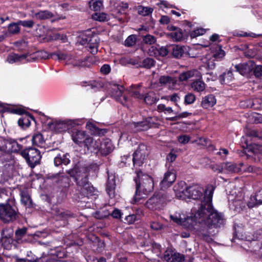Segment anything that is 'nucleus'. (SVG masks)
Here are the masks:
<instances>
[{
    "mask_svg": "<svg viewBox=\"0 0 262 262\" xmlns=\"http://www.w3.org/2000/svg\"><path fill=\"white\" fill-rule=\"evenodd\" d=\"M191 86L194 91L202 92L205 90L206 84L202 80H196L191 83Z\"/></svg>",
    "mask_w": 262,
    "mask_h": 262,
    "instance_id": "obj_34",
    "label": "nucleus"
},
{
    "mask_svg": "<svg viewBox=\"0 0 262 262\" xmlns=\"http://www.w3.org/2000/svg\"><path fill=\"white\" fill-rule=\"evenodd\" d=\"M257 200H258L257 199L255 195L253 196H251V197L250 198L249 200L247 202V205L248 207L250 208H253L260 205Z\"/></svg>",
    "mask_w": 262,
    "mask_h": 262,
    "instance_id": "obj_55",
    "label": "nucleus"
},
{
    "mask_svg": "<svg viewBox=\"0 0 262 262\" xmlns=\"http://www.w3.org/2000/svg\"><path fill=\"white\" fill-rule=\"evenodd\" d=\"M1 238L5 239H13V230L11 228H5L2 231Z\"/></svg>",
    "mask_w": 262,
    "mask_h": 262,
    "instance_id": "obj_49",
    "label": "nucleus"
},
{
    "mask_svg": "<svg viewBox=\"0 0 262 262\" xmlns=\"http://www.w3.org/2000/svg\"><path fill=\"white\" fill-rule=\"evenodd\" d=\"M56 158H54V165L56 166H58L62 164L67 165L70 163V156L68 153L62 154L61 152L60 155H57Z\"/></svg>",
    "mask_w": 262,
    "mask_h": 262,
    "instance_id": "obj_21",
    "label": "nucleus"
},
{
    "mask_svg": "<svg viewBox=\"0 0 262 262\" xmlns=\"http://www.w3.org/2000/svg\"><path fill=\"white\" fill-rule=\"evenodd\" d=\"M81 193L85 196L89 198L97 194V190L90 183L86 186L81 188Z\"/></svg>",
    "mask_w": 262,
    "mask_h": 262,
    "instance_id": "obj_25",
    "label": "nucleus"
},
{
    "mask_svg": "<svg viewBox=\"0 0 262 262\" xmlns=\"http://www.w3.org/2000/svg\"><path fill=\"white\" fill-rule=\"evenodd\" d=\"M29 58H27V61L31 62L34 61L38 59H49L50 57V54H49L45 51H37L32 54H29Z\"/></svg>",
    "mask_w": 262,
    "mask_h": 262,
    "instance_id": "obj_20",
    "label": "nucleus"
},
{
    "mask_svg": "<svg viewBox=\"0 0 262 262\" xmlns=\"http://www.w3.org/2000/svg\"><path fill=\"white\" fill-rule=\"evenodd\" d=\"M144 101L148 105H151L156 103L159 100L156 94L154 92H149L147 93L145 96H144Z\"/></svg>",
    "mask_w": 262,
    "mask_h": 262,
    "instance_id": "obj_35",
    "label": "nucleus"
},
{
    "mask_svg": "<svg viewBox=\"0 0 262 262\" xmlns=\"http://www.w3.org/2000/svg\"><path fill=\"white\" fill-rule=\"evenodd\" d=\"M87 47L92 54H95L98 52V41L96 37H94V41L88 42Z\"/></svg>",
    "mask_w": 262,
    "mask_h": 262,
    "instance_id": "obj_42",
    "label": "nucleus"
},
{
    "mask_svg": "<svg viewBox=\"0 0 262 262\" xmlns=\"http://www.w3.org/2000/svg\"><path fill=\"white\" fill-rule=\"evenodd\" d=\"M31 141L34 146L41 148L46 147V141L43 135L40 133L34 134L32 137Z\"/></svg>",
    "mask_w": 262,
    "mask_h": 262,
    "instance_id": "obj_22",
    "label": "nucleus"
},
{
    "mask_svg": "<svg viewBox=\"0 0 262 262\" xmlns=\"http://www.w3.org/2000/svg\"><path fill=\"white\" fill-rule=\"evenodd\" d=\"M12 139L0 138V150L4 152H10Z\"/></svg>",
    "mask_w": 262,
    "mask_h": 262,
    "instance_id": "obj_30",
    "label": "nucleus"
},
{
    "mask_svg": "<svg viewBox=\"0 0 262 262\" xmlns=\"http://www.w3.org/2000/svg\"><path fill=\"white\" fill-rule=\"evenodd\" d=\"M170 51L172 52V55L176 58H180L182 56L184 53V50L182 46L178 45L169 46Z\"/></svg>",
    "mask_w": 262,
    "mask_h": 262,
    "instance_id": "obj_33",
    "label": "nucleus"
},
{
    "mask_svg": "<svg viewBox=\"0 0 262 262\" xmlns=\"http://www.w3.org/2000/svg\"><path fill=\"white\" fill-rule=\"evenodd\" d=\"M151 118H147L142 121L134 122L133 125L137 132L146 130L151 126Z\"/></svg>",
    "mask_w": 262,
    "mask_h": 262,
    "instance_id": "obj_18",
    "label": "nucleus"
},
{
    "mask_svg": "<svg viewBox=\"0 0 262 262\" xmlns=\"http://www.w3.org/2000/svg\"><path fill=\"white\" fill-rule=\"evenodd\" d=\"M253 74L257 78H262V65H257L253 66Z\"/></svg>",
    "mask_w": 262,
    "mask_h": 262,
    "instance_id": "obj_52",
    "label": "nucleus"
},
{
    "mask_svg": "<svg viewBox=\"0 0 262 262\" xmlns=\"http://www.w3.org/2000/svg\"><path fill=\"white\" fill-rule=\"evenodd\" d=\"M136 41V37L135 35H129L125 40V45L126 47L133 46Z\"/></svg>",
    "mask_w": 262,
    "mask_h": 262,
    "instance_id": "obj_59",
    "label": "nucleus"
},
{
    "mask_svg": "<svg viewBox=\"0 0 262 262\" xmlns=\"http://www.w3.org/2000/svg\"><path fill=\"white\" fill-rule=\"evenodd\" d=\"M53 211L56 220H67L71 216V214L68 211H66L62 209L56 208L53 209Z\"/></svg>",
    "mask_w": 262,
    "mask_h": 262,
    "instance_id": "obj_28",
    "label": "nucleus"
},
{
    "mask_svg": "<svg viewBox=\"0 0 262 262\" xmlns=\"http://www.w3.org/2000/svg\"><path fill=\"white\" fill-rule=\"evenodd\" d=\"M177 151L174 149H172L167 156L166 160L170 162H173L175 161L177 157Z\"/></svg>",
    "mask_w": 262,
    "mask_h": 262,
    "instance_id": "obj_63",
    "label": "nucleus"
},
{
    "mask_svg": "<svg viewBox=\"0 0 262 262\" xmlns=\"http://www.w3.org/2000/svg\"><path fill=\"white\" fill-rule=\"evenodd\" d=\"M176 174L173 171L166 172L164 176L163 179L160 183V186L162 189L169 187L176 180Z\"/></svg>",
    "mask_w": 262,
    "mask_h": 262,
    "instance_id": "obj_14",
    "label": "nucleus"
},
{
    "mask_svg": "<svg viewBox=\"0 0 262 262\" xmlns=\"http://www.w3.org/2000/svg\"><path fill=\"white\" fill-rule=\"evenodd\" d=\"M185 260V256L184 255L179 253L173 252V257L171 260V262H183Z\"/></svg>",
    "mask_w": 262,
    "mask_h": 262,
    "instance_id": "obj_58",
    "label": "nucleus"
},
{
    "mask_svg": "<svg viewBox=\"0 0 262 262\" xmlns=\"http://www.w3.org/2000/svg\"><path fill=\"white\" fill-rule=\"evenodd\" d=\"M71 121H62L55 124V129L58 132H63L70 129Z\"/></svg>",
    "mask_w": 262,
    "mask_h": 262,
    "instance_id": "obj_29",
    "label": "nucleus"
},
{
    "mask_svg": "<svg viewBox=\"0 0 262 262\" xmlns=\"http://www.w3.org/2000/svg\"><path fill=\"white\" fill-rule=\"evenodd\" d=\"M137 177L134 181L136 183V192L133 197L135 203H141L140 201L145 199L149 193L154 189L152 178L141 171L136 172Z\"/></svg>",
    "mask_w": 262,
    "mask_h": 262,
    "instance_id": "obj_2",
    "label": "nucleus"
},
{
    "mask_svg": "<svg viewBox=\"0 0 262 262\" xmlns=\"http://www.w3.org/2000/svg\"><path fill=\"white\" fill-rule=\"evenodd\" d=\"M50 57L55 60H69L70 59V56L68 54H64L60 51H58L56 53H52L50 54Z\"/></svg>",
    "mask_w": 262,
    "mask_h": 262,
    "instance_id": "obj_38",
    "label": "nucleus"
},
{
    "mask_svg": "<svg viewBox=\"0 0 262 262\" xmlns=\"http://www.w3.org/2000/svg\"><path fill=\"white\" fill-rule=\"evenodd\" d=\"M11 150L10 152L18 153L23 150V146L22 145L19 144L16 140L12 139L11 144Z\"/></svg>",
    "mask_w": 262,
    "mask_h": 262,
    "instance_id": "obj_46",
    "label": "nucleus"
},
{
    "mask_svg": "<svg viewBox=\"0 0 262 262\" xmlns=\"http://www.w3.org/2000/svg\"><path fill=\"white\" fill-rule=\"evenodd\" d=\"M21 201L27 207H32V201L27 191H23L21 192Z\"/></svg>",
    "mask_w": 262,
    "mask_h": 262,
    "instance_id": "obj_37",
    "label": "nucleus"
},
{
    "mask_svg": "<svg viewBox=\"0 0 262 262\" xmlns=\"http://www.w3.org/2000/svg\"><path fill=\"white\" fill-rule=\"evenodd\" d=\"M223 173L238 172L241 168L236 164L231 162L223 163Z\"/></svg>",
    "mask_w": 262,
    "mask_h": 262,
    "instance_id": "obj_24",
    "label": "nucleus"
},
{
    "mask_svg": "<svg viewBox=\"0 0 262 262\" xmlns=\"http://www.w3.org/2000/svg\"><path fill=\"white\" fill-rule=\"evenodd\" d=\"M13 242V239L1 238L2 246L4 249L7 250H9L11 248Z\"/></svg>",
    "mask_w": 262,
    "mask_h": 262,
    "instance_id": "obj_53",
    "label": "nucleus"
},
{
    "mask_svg": "<svg viewBox=\"0 0 262 262\" xmlns=\"http://www.w3.org/2000/svg\"><path fill=\"white\" fill-rule=\"evenodd\" d=\"M31 120L35 121L34 117L29 113H26L18 119V124L23 129H26L30 126Z\"/></svg>",
    "mask_w": 262,
    "mask_h": 262,
    "instance_id": "obj_19",
    "label": "nucleus"
},
{
    "mask_svg": "<svg viewBox=\"0 0 262 262\" xmlns=\"http://www.w3.org/2000/svg\"><path fill=\"white\" fill-rule=\"evenodd\" d=\"M213 189L209 191V194L204 197L200 207L197 211L195 217L201 219L199 222H203L209 229L223 227L226 222L224 214L213 209L212 199Z\"/></svg>",
    "mask_w": 262,
    "mask_h": 262,
    "instance_id": "obj_1",
    "label": "nucleus"
},
{
    "mask_svg": "<svg viewBox=\"0 0 262 262\" xmlns=\"http://www.w3.org/2000/svg\"><path fill=\"white\" fill-rule=\"evenodd\" d=\"M136 154V153H134L133 154V158H132L130 155H124L123 157H122L120 165L121 166H123L124 165H126L127 164H129V163L131 162V160H132L134 164H135L136 163L135 156Z\"/></svg>",
    "mask_w": 262,
    "mask_h": 262,
    "instance_id": "obj_41",
    "label": "nucleus"
},
{
    "mask_svg": "<svg viewBox=\"0 0 262 262\" xmlns=\"http://www.w3.org/2000/svg\"><path fill=\"white\" fill-rule=\"evenodd\" d=\"M110 213L107 211H98L95 212L94 216L95 218L98 219H102L106 217Z\"/></svg>",
    "mask_w": 262,
    "mask_h": 262,
    "instance_id": "obj_61",
    "label": "nucleus"
},
{
    "mask_svg": "<svg viewBox=\"0 0 262 262\" xmlns=\"http://www.w3.org/2000/svg\"><path fill=\"white\" fill-rule=\"evenodd\" d=\"M242 156H246L247 159L250 157L253 158L255 160L261 161L262 159V151L255 147L249 146L246 149H244Z\"/></svg>",
    "mask_w": 262,
    "mask_h": 262,
    "instance_id": "obj_10",
    "label": "nucleus"
},
{
    "mask_svg": "<svg viewBox=\"0 0 262 262\" xmlns=\"http://www.w3.org/2000/svg\"><path fill=\"white\" fill-rule=\"evenodd\" d=\"M18 217V211L15 205L0 204V219L5 223L13 222Z\"/></svg>",
    "mask_w": 262,
    "mask_h": 262,
    "instance_id": "obj_4",
    "label": "nucleus"
},
{
    "mask_svg": "<svg viewBox=\"0 0 262 262\" xmlns=\"http://www.w3.org/2000/svg\"><path fill=\"white\" fill-rule=\"evenodd\" d=\"M116 181L113 174H108L107 182L106 186V191L111 199H114L116 195L115 192Z\"/></svg>",
    "mask_w": 262,
    "mask_h": 262,
    "instance_id": "obj_12",
    "label": "nucleus"
},
{
    "mask_svg": "<svg viewBox=\"0 0 262 262\" xmlns=\"http://www.w3.org/2000/svg\"><path fill=\"white\" fill-rule=\"evenodd\" d=\"M19 25L24 27L32 28L34 25V22L33 20H18Z\"/></svg>",
    "mask_w": 262,
    "mask_h": 262,
    "instance_id": "obj_60",
    "label": "nucleus"
},
{
    "mask_svg": "<svg viewBox=\"0 0 262 262\" xmlns=\"http://www.w3.org/2000/svg\"><path fill=\"white\" fill-rule=\"evenodd\" d=\"M101 141L99 139L95 140L89 136L83 147L86 148L88 150L93 151L95 150H98L100 147H101Z\"/></svg>",
    "mask_w": 262,
    "mask_h": 262,
    "instance_id": "obj_17",
    "label": "nucleus"
},
{
    "mask_svg": "<svg viewBox=\"0 0 262 262\" xmlns=\"http://www.w3.org/2000/svg\"><path fill=\"white\" fill-rule=\"evenodd\" d=\"M27 58H29V54H23L21 55L14 54L8 56L7 60L9 63H13L21 61L23 59H26L27 61Z\"/></svg>",
    "mask_w": 262,
    "mask_h": 262,
    "instance_id": "obj_31",
    "label": "nucleus"
},
{
    "mask_svg": "<svg viewBox=\"0 0 262 262\" xmlns=\"http://www.w3.org/2000/svg\"><path fill=\"white\" fill-rule=\"evenodd\" d=\"M89 137V135L86 134L85 132L82 130H76L73 133L72 139L73 141L80 147H83Z\"/></svg>",
    "mask_w": 262,
    "mask_h": 262,
    "instance_id": "obj_11",
    "label": "nucleus"
},
{
    "mask_svg": "<svg viewBox=\"0 0 262 262\" xmlns=\"http://www.w3.org/2000/svg\"><path fill=\"white\" fill-rule=\"evenodd\" d=\"M155 61L152 58H146L144 59L138 66L146 69H150L155 66Z\"/></svg>",
    "mask_w": 262,
    "mask_h": 262,
    "instance_id": "obj_44",
    "label": "nucleus"
},
{
    "mask_svg": "<svg viewBox=\"0 0 262 262\" xmlns=\"http://www.w3.org/2000/svg\"><path fill=\"white\" fill-rule=\"evenodd\" d=\"M190 137L186 135H180L178 137V140L182 144H186L189 142Z\"/></svg>",
    "mask_w": 262,
    "mask_h": 262,
    "instance_id": "obj_64",
    "label": "nucleus"
},
{
    "mask_svg": "<svg viewBox=\"0 0 262 262\" xmlns=\"http://www.w3.org/2000/svg\"><path fill=\"white\" fill-rule=\"evenodd\" d=\"M216 103V99L213 94H210L203 98L201 106L204 108H208L214 106Z\"/></svg>",
    "mask_w": 262,
    "mask_h": 262,
    "instance_id": "obj_23",
    "label": "nucleus"
},
{
    "mask_svg": "<svg viewBox=\"0 0 262 262\" xmlns=\"http://www.w3.org/2000/svg\"><path fill=\"white\" fill-rule=\"evenodd\" d=\"M187 191H188V192L187 198H192L193 200H200L201 199V198L203 196V200H201V202L202 201L204 200V197L205 196H207L209 194V193L208 194H207L208 191V189H207L205 192L206 194L203 196V193L204 192L203 188L196 184L189 186Z\"/></svg>",
    "mask_w": 262,
    "mask_h": 262,
    "instance_id": "obj_8",
    "label": "nucleus"
},
{
    "mask_svg": "<svg viewBox=\"0 0 262 262\" xmlns=\"http://www.w3.org/2000/svg\"><path fill=\"white\" fill-rule=\"evenodd\" d=\"M195 100V96L192 93H188L185 96L184 103L185 104H191Z\"/></svg>",
    "mask_w": 262,
    "mask_h": 262,
    "instance_id": "obj_57",
    "label": "nucleus"
},
{
    "mask_svg": "<svg viewBox=\"0 0 262 262\" xmlns=\"http://www.w3.org/2000/svg\"><path fill=\"white\" fill-rule=\"evenodd\" d=\"M20 28L18 21L10 23L8 26V32L9 34L14 35L20 32Z\"/></svg>",
    "mask_w": 262,
    "mask_h": 262,
    "instance_id": "obj_40",
    "label": "nucleus"
},
{
    "mask_svg": "<svg viewBox=\"0 0 262 262\" xmlns=\"http://www.w3.org/2000/svg\"><path fill=\"white\" fill-rule=\"evenodd\" d=\"M138 13L142 16H147L153 11V9L150 7L139 6L137 8Z\"/></svg>",
    "mask_w": 262,
    "mask_h": 262,
    "instance_id": "obj_47",
    "label": "nucleus"
},
{
    "mask_svg": "<svg viewBox=\"0 0 262 262\" xmlns=\"http://www.w3.org/2000/svg\"><path fill=\"white\" fill-rule=\"evenodd\" d=\"M197 211L194 214L193 216H190L186 217H183L182 225L189 229H192L194 228L197 224H203V222H199L200 219L195 217ZM201 219L200 218V220Z\"/></svg>",
    "mask_w": 262,
    "mask_h": 262,
    "instance_id": "obj_15",
    "label": "nucleus"
},
{
    "mask_svg": "<svg viewBox=\"0 0 262 262\" xmlns=\"http://www.w3.org/2000/svg\"><path fill=\"white\" fill-rule=\"evenodd\" d=\"M95 36L92 37L91 36H88L85 34H81L79 36L78 41L79 43L82 45H85L86 44H88V42L91 41H94V37Z\"/></svg>",
    "mask_w": 262,
    "mask_h": 262,
    "instance_id": "obj_48",
    "label": "nucleus"
},
{
    "mask_svg": "<svg viewBox=\"0 0 262 262\" xmlns=\"http://www.w3.org/2000/svg\"><path fill=\"white\" fill-rule=\"evenodd\" d=\"M196 70L188 71L181 73L179 76V79L181 81H187L190 78L194 77L198 73Z\"/></svg>",
    "mask_w": 262,
    "mask_h": 262,
    "instance_id": "obj_39",
    "label": "nucleus"
},
{
    "mask_svg": "<svg viewBox=\"0 0 262 262\" xmlns=\"http://www.w3.org/2000/svg\"><path fill=\"white\" fill-rule=\"evenodd\" d=\"M92 18L95 20L100 22L106 21L109 19L108 15L105 13L95 12L92 15Z\"/></svg>",
    "mask_w": 262,
    "mask_h": 262,
    "instance_id": "obj_43",
    "label": "nucleus"
},
{
    "mask_svg": "<svg viewBox=\"0 0 262 262\" xmlns=\"http://www.w3.org/2000/svg\"><path fill=\"white\" fill-rule=\"evenodd\" d=\"M246 134L249 137L262 140V132H258L255 130H249L247 132Z\"/></svg>",
    "mask_w": 262,
    "mask_h": 262,
    "instance_id": "obj_56",
    "label": "nucleus"
},
{
    "mask_svg": "<svg viewBox=\"0 0 262 262\" xmlns=\"http://www.w3.org/2000/svg\"><path fill=\"white\" fill-rule=\"evenodd\" d=\"M225 55V52L221 49V47H218L217 50L213 54L212 57L216 61L221 60Z\"/></svg>",
    "mask_w": 262,
    "mask_h": 262,
    "instance_id": "obj_50",
    "label": "nucleus"
},
{
    "mask_svg": "<svg viewBox=\"0 0 262 262\" xmlns=\"http://www.w3.org/2000/svg\"><path fill=\"white\" fill-rule=\"evenodd\" d=\"M124 90L122 85L114 84L112 88L111 95L116 101L120 102L123 105L127 106L128 98L123 93Z\"/></svg>",
    "mask_w": 262,
    "mask_h": 262,
    "instance_id": "obj_7",
    "label": "nucleus"
},
{
    "mask_svg": "<svg viewBox=\"0 0 262 262\" xmlns=\"http://www.w3.org/2000/svg\"><path fill=\"white\" fill-rule=\"evenodd\" d=\"M143 41L146 44L151 45L156 43L157 39L155 36L147 34L143 37Z\"/></svg>",
    "mask_w": 262,
    "mask_h": 262,
    "instance_id": "obj_51",
    "label": "nucleus"
},
{
    "mask_svg": "<svg viewBox=\"0 0 262 262\" xmlns=\"http://www.w3.org/2000/svg\"><path fill=\"white\" fill-rule=\"evenodd\" d=\"M157 110L159 112H164L165 113H167L169 114L173 113L177 115V113H174L171 107H166L163 104H160L158 105Z\"/></svg>",
    "mask_w": 262,
    "mask_h": 262,
    "instance_id": "obj_54",
    "label": "nucleus"
},
{
    "mask_svg": "<svg viewBox=\"0 0 262 262\" xmlns=\"http://www.w3.org/2000/svg\"><path fill=\"white\" fill-rule=\"evenodd\" d=\"M254 62L253 61H249L248 62L236 64L235 66L236 71L241 75L246 76L248 75L253 69Z\"/></svg>",
    "mask_w": 262,
    "mask_h": 262,
    "instance_id": "obj_13",
    "label": "nucleus"
},
{
    "mask_svg": "<svg viewBox=\"0 0 262 262\" xmlns=\"http://www.w3.org/2000/svg\"><path fill=\"white\" fill-rule=\"evenodd\" d=\"M34 15L37 19L39 20L48 19L52 18L54 16L52 12L48 10L39 11L35 13Z\"/></svg>",
    "mask_w": 262,
    "mask_h": 262,
    "instance_id": "obj_32",
    "label": "nucleus"
},
{
    "mask_svg": "<svg viewBox=\"0 0 262 262\" xmlns=\"http://www.w3.org/2000/svg\"><path fill=\"white\" fill-rule=\"evenodd\" d=\"M159 82L162 84L169 85L170 86L176 83L177 80L169 76H162L159 78Z\"/></svg>",
    "mask_w": 262,
    "mask_h": 262,
    "instance_id": "obj_36",
    "label": "nucleus"
},
{
    "mask_svg": "<svg viewBox=\"0 0 262 262\" xmlns=\"http://www.w3.org/2000/svg\"><path fill=\"white\" fill-rule=\"evenodd\" d=\"M169 52V46L161 47L159 48H157L155 47L151 46L148 49V53L150 55V56H160L164 57L167 55Z\"/></svg>",
    "mask_w": 262,
    "mask_h": 262,
    "instance_id": "obj_16",
    "label": "nucleus"
},
{
    "mask_svg": "<svg viewBox=\"0 0 262 262\" xmlns=\"http://www.w3.org/2000/svg\"><path fill=\"white\" fill-rule=\"evenodd\" d=\"M167 35L175 41H180L183 38V32L179 28L176 31L168 33Z\"/></svg>",
    "mask_w": 262,
    "mask_h": 262,
    "instance_id": "obj_45",
    "label": "nucleus"
},
{
    "mask_svg": "<svg viewBox=\"0 0 262 262\" xmlns=\"http://www.w3.org/2000/svg\"><path fill=\"white\" fill-rule=\"evenodd\" d=\"M188 187L186 186V183L184 181H180L177 183L173 187V190L177 198L181 199H185L187 197V191Z\"/></svg>",
    "mask_w": 262,
    "mask_h": 262,
    "instance_id": "obj_9",
    "label": "nucleus"
},
{
    "mask_svg": "<svg viewBox=\"0 0 262 262\" xmlns=\"http://www.w3.org/2000/svg\"><path fill=\"white\" fill-rule=\"evenodd\" d=\"M167 201L168 199L164 192H157L146 202L145 206L149 210H156L163 207Z\"/></svg>",
    "mask_w": 262,
    "mask_h": 262,
    "instance_id": "obj_6",
    "label": "nucleus"
},
{
    "mask_svg": "<svg viewBox=\"0 0 262 262\" xmlns=\"http://www.w3.org/2000/svg\"><path fill=\"white\" fill-rule=\"evenodd\" d=\"M67 173L74 178L76 185L81 188L89 184L88 173L85 169L75 165L72 168L67 170Z\"/></svg>",
    "mask_w": 262,
    "mask_h": 262,
    "instance_id": "obj_3",
    "label": "nucleus"
},
{
    "mask_svg": "<svg viewBox=\"0 0 262 262\" xmlns=\"http://www.w3.org/2000/svg\"><path fill=\"white\" fill-rule=\"evenodd\" d=\"M20 155L25 159L28 165L32 168L40 164L41 155L40 151L37 148L29 147L23 149Z\"/></svg>",
    "mask_w": 262,
    "mask_h": 262,
    "instance_id": "obj_5",
    "label": "nucleus"
},
{
    "mask_svg": "<svg viewBox=\"0 0 262 262\" xmlns=\"http://www.w3.org/2000/svg\"><path fill=\"white\" fill-rule=\"evenodd\" d=\"M233 79L232 70H229L224 72L219 76V80L222 84H228Z\"/></svg>",
    "mask_w": 262,
    "mask_h": 262,
    "instance_id": "obj_26",
    "label": "nucleus"
},
{
    "mask_svg": "<svg viewBox=\"0 0 262 262\" xmlns=\"http://www.w3.org/2000/svg\"><path fill=\"white\" fill-rule=\"evenodd\" d=\"M81 85L82 86H89L91 89L94 90V91H96L99 89L102 88L104 84L103 83L99 80H93L90 81L89 82L83 81L81 82Z\"/></svg>",
    "mask_w": 262,
    "mask_h": 262,
    "instance_id": "obj_27",
    "label": "nucleus"
},
{
    "mask_svg": "<svg viewBox=\"0 0 262 262\" xmlns=\"http://www.w3.org/2000/svg\"><path fill=\"white\" fill-rule=\"evenodd\" d=\"M102 6V2L101 1H97L93 2V4L90 5L91 9L95 12L100 10Z\"/></svg>",
    "mask_w": 262,
    "mask_h": 262,
    "instance_id": "obj_62",
    "label": "nucleus"
}]
</instances>
